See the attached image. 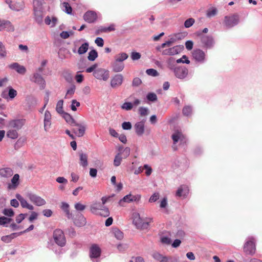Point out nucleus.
Masks as SVG:
<instances>
[{
  "label": "nucleus",
  "instance_id": "obj_23",
  "mask_svg": "<svg viewBox=\"0 0 262 262\" xmlns=\"http://www.w3.org/2000/svg\"><path fill=\"white\" fill-rule=\"evenodd\" d=\"M8 67L11 69L15 70L18 74L24 75L26 72V68L21 65H20L17 62H14L8 66Z\"/></svg>",
  "mask_w": 262,
  "mask_h": 262
},
{
  "label": "nucleus",
  "instance_id": "obj_51",
  "mask_svg": "<svg viewBox=\"0 0 262 262\" xmlns=\"http://www.w3.org/2000/svg\"><path fill=\"white\" fill-rule=\"evenodd\" d=\"M149 110L147 107H140L139 108V113L141 116H145L148 114Z\"/></svg>",
  "mask_w": 262,
  "mask_h": 262
},
{
  "label": "nucleus",
  "instance_id": "obj_59",
  "mask_svg": "<svg viewBox=\"0 0 262 262\" xmlns=\"http://www.w3.org/2000/svg\"><path fill=\"white\" fill-rule=\"evenodd\" d=\"M194 19L192 18H190L185 20L184 23V26L185 28H188L192 26L194 23Z\"/></svg>",
  "mask_w": 262,
  "mask_h": 262
},
{
  "label": "nucleus",
  "instance_id": "obj_42",
  "mask_svg": "<svg viewBox=\"0 0 262 262\" xmlns=\"http://www.w3.org/2000/svg\"><path fill=\"white\" fill-rule=\"evenodd\" d=\"M97 57L98 53L96 50H92L89 52L88 59L90 61H93L97 58Z\"/></svg>",
  "mask_w": 262,
  "mask_h": 262
},
{
  "label": "nucleus",
  "instance_id": "obj_64",
  "mask_svg": "<svg viewBox=\"0 0 262 262\" xmlns=\"http://www.w3.org/2000/svg\"><path fill=\"white\" fill-rule=\"evenodd\" d=\"M27 215V214L20 213L16 217V222L19 224L20 223Z\"/></svg>",
  "mask_w": 262,
  "mask_h": 262
},
{
  "label": "nucleus",
  "instance_id": "obj_1",
  "mask_svg": "<svg viewBox=\"0 0 262 262\" xmlns=\"http://www.w3.org/2000/svg\"><path fill=\"white\" fill-rule=\"evenodd\" d=\"M91 212L97 215L103 217H108L110 215L108 208L106 206L102 205L99 202L93 203L90 206Z\"/></svg>",
  "mask_w": 262,
  "mask_h": 262
},
{
  "label": "nucleus",
  "instance_id": "obj_44",
  "mask_svg": "<svg viewBox=\"0 0 262 262\" xmlns=\"http://www.w3.org/2000/svg\"><path fill=\"white\" fill-rule=\"evenodd\" d=\"M7 136L9 138L15 139L18 137V134L16 130L10 129L7 133Z\"/></svg>",
  "mask_w": 262,
  "mask_h": 262
},
{
  "label": "nucleus",
  "instance_id": "obj_32",
  "mask_svg": "<svg viewBox=\"0 0 262 262\" xmlns=\"http://www.w3.org/2000/svg\"><path fill=\"white\" fill-rule=\"evenodd\" d=\"M25 8V4L23 2H13L10 9L15 11H20Z\"/></svg>",
  "mask_w": 262,
  "mask_h": 262
},
{
  "label": "nucleus",
  "instance_id": "obj_47",
  "mask_svg": "<svg viewBox=\"0 0 262 262\" xmlns=\"http://www.w3.org/2000/svg\"><path fill=\"white\" fill-rule=\"evenodd\" d=\"M74 208L78 212H82L86 208V205L82 204L81 202H77L74 205Z\"/></svg>",
  "mask_w": 262,
  "mask_h": 262
},
{
  "label": "nucleus",
  "instance_id": "obj_21",
  "mask_svg": "<svg viewBox=\"0 0 262 262\" xmlns=\"http://www.w3.org/2000/svg\"><path fill=\"white\" fill-rule=\"evenodd\" d=\"M173 144H176L180 142V143L184 142L185 138L182 132L179 130H176L171 136Z\"/></svg>",
  "mask_w": 262,
  "mask_h": 262
},
{
  "label": "nucleus",
  "instance_id": "obj_15",
  "mask_svg": "<svg viewBox=\"0 0 262 262\" xmlns=\"http://www.w3.org/2000/svg\"><path fill=\"white\" fill-rule=\"evenodd\" d=\"M123 76L121 74H116L111 80V86L113 89L120 87L123 81Z\"/></svg>",
  "mask_w": 262,
  "mask_h": 262
},
{
  "label": "nucleus",
  "instance_id": "obj_24",
  "mask_svg": "<svg viewBox=\"0 0 262 262\" xmlns=\"http://www.w3.org/2000/svg\"><path fill=\"white\" fill-rule=\"evenodd\" d=\"M83 18L86 22L92 23L96 20L97 14L93 11H89L84 14Z\"/></svg>",
  "mask_w": 262,
  "mask_h": 262
},
{
  "label": "nucleus",
  "instance_id": "obj_22",
  "mask_svg": "<svg viewBox=\"0 0 262 262\" xmlns=\"http://www.w3.org/2000/svg\"><path fill=\"white\" fill-rule=\"evenodd\" d=\"M25 122L26 120L23 119L13 120L9 122V126L12 128L18 130L24 125Z\"/></svg>",
  "mask_w": 262,
  "mask_h": 262
},
{
  "label": "nucleus",
  "instance_id": "obj_38",
  "mask_svg": "<svg viewBox=\"0 0 262 262\" xmlns=\"http://www.w3.org/2000/svg\"><path fill=\"white\" fill-rule=\"evenodd\" d=\"M119 152L118 153L115 157L114 160V165L116 167L119 166L121 163L123 157H121V149H119Z\"/></svg>",
  "mask_w": 262,
  "mask_h": 262
},
{
  "label": "nucleus",
  "instance_id": "obj_45",
  "mask_svg": "<svg viewBox=\"0 0 262 262\" xmlns=\"http://www.w3.org/2000/svg\"><path fill=\"white\" fill-rule=\"evenodd\" d=\"M63 101L62 100H59L56 104V111L59 114H62L64 112L63 110Z\"/></svg>",
  "mask_w": 262,
  "mask_h": 262
},
{
  "label": "nucleus",
  "instance_id": "obj_34",
  "mask_svg": "<svg viewBox=\"0 0 262 262\" xmlns=\"http://www.w3.org/2000/svg\"><path fill=\"white\" fill-rule=\"evenodd\" d=\"M57 22V19L55 17L51 18L49 16H47L45 19V23L46 25L50 26L51 27L55 26Z\"/></svg>",
  "mask_w": 262,
  "mask_h": 262
},
{
  "label": "nucleus",
  "instance_id": "obj_6",
  "mask_svg": "<svg viewBox=\"0 0 262 262\" xmlns=\"http://www.w3.org/2000/svg\"><path fill=\"white\" fill-rule=\"evenodd\" d=\"M199 36L200 37L201 42L203 48L206 49L213 48L215 42L211 36L203 35L201 33H199Z\"/></svg>",
  "mask_w": 262,
  "mask_h": 262
},
{
  "label": "nucleus",
  "instance_id": "obj_27",
  "mask_svg": "<svg viewBox=\"0 0 262 262\" xmlns=\"http://www.w3.org/2000/svg\"><path fill=\"white\" fill-rule=\"evenodd\" d=\"M189 188L186 185H182L179 187L177 192L176 196L179 197L185 198L189 193Z\"/></svg>",
  "mask_w": 262,
  "mask_h": 262
},
{
  "label": "nucleus",
  "instance_id": "obj_13",
  "mask_svg": "<svg viewBox=\"0 0 262 262\" xmlns=\"http://www.w3.org/2000/svg\"><path fill=\"white\" fill-rule=\"evenodd\" d=\"M141 199L140 194L133 195L131 193L126 195L119 202V204L123 206V203H130L133 202H138Z\"/></svg>",
  "mask_w": 262,
  "mask_h": 262
},
{
  "label": "nucleus",
  "instance_id": "obj_5",
  "mask_svg": "<svg viewBox=\"0 0 262 262\" xmlns=\"http://www.w3.org/2000/svg\"><path fill=\"white\" fill-rule=\"evenodd\" d=\"M255 239L253 237H249L244 246V251L247 254L253 255L255 253Z\"/></svg>",
  "mask_w": 262,
  "mask_h": 262
},
{
  "label": "nucleus",
  "instance_id": "obj_57",
  "mask_svg": "<svg viewBox=\"0 0 262 262\" xmlns=\"http://www.w3.org/2000/svg\"><path fill=\"white\" fill-rule=\"evenodd\" d=\"M8 95L11 99H13L16 96L17 91L11 87H10L9 88Z\"/></svg>",
  "mask_w": 262,
  "mask_h": 262
},
{
  "label": "nucleus",
  "instance_id": "obj_37",
  "mask_svg": "<svg viewBox=\"0 0 262 262\" xmlns=\"http://www.w3.org/2000/svg\"><path fill=\"white\" fill-rule=\"evenodd\" d=\"M112 235L118 240H121L123 238V233L117 228H114L112 230Z\"/></svg>",
  "mask_w": 262,
  "mask_h": 262
},
{
  "label": "nucleus",
  "instance_id": "obj_48",
  "mask_svg": "<svg viewBox=\"0 0 262 262\" xmlns=\"http://www.w3.org/2000/svg\"><path fill=\"white\" fill-rule=\"evenodd\" d=\"M76 87L75 85H72L68 90L65 96V98L71 97L75 93Z\"/></svg>",
  "mask_w": 262,
  "mask_h": 262
},
{
  "label": "nucleus",
  "instance_id": "obj_25",
  "mask_svg": "<svg viewBox=\"0 0 262 262\" xmlns=\"http://www.w3.org/2000/svg\"><path fill=\"white\" fill-rule=\"evenodd\" d=\"M145 123L144 121H140L137 122L135 125V132L137 135L141 136L144 133L145 130Z\"/></svg>",
  "mask_w": 262,
  "mask_h": 262
},
{
  "label": "nucleus",
  "instance_id": "obj_41",
  "mask_svg": "<svg viewBox=\"0 0 262 262\" xmlns=\"http://www.w3.org/2000/svg\"><path fill=\"white\" fill-rule=\"evenodd\" d=\"M62 10L68 14H72V8L70 5L67 2H63L62 4Z\"/></svg>",
  "mask_w": 262,
  "mask_h": 262
},
{
  "label": "nucleus",
  "instance_id": "obj_17",
  "mask_svg": "<svg viewBox=\"0 0 262 262\" xmlns=\"http://www.w3.org/2000/svg\"><path fill=\"white\" fill-rule=\"evenodd\" d=\"M73 126L78 127V128H73L72 129L73 132L76 136L78 137H81L84 135L86 129L85 125L76 122Z\"/></svg>",
  "mask_w": 262,
  "mask_h": 262
},
{
  "label": "nucleus",
  "instance_id": "obj_62",
  "mask_svg": "<svg viewBox=\"0 0 262 262\" xmlns=\"http://www.w3.org/2000/svg\"><path fill=\"white\" fill-rule=\"evenodd\" d=\"M176 62L178 63H185L187 64H189L190 63L189 60H188V58L186 55H183L182 58L178 59L177 60Z\"/></svg>",
  "mask_w": 262,
  "mask_h": 262
},
{
  "label": "nucleus",
  "instance_id": "obj_2",
  "mask_svg": "<svg viewBox=\"0 0 262 262\" xmlns=\"http://www.w3.org/2000/svg\"><path fill=\"white\" fill-rule=\"evenodd\" d=\"M133 223L137 228L140 229H147L148 228L149 224L152 222V219L150 217L146 218L145 221L140 217L138 212H134L132 214Z\"/></svg>",
  "mask_w": 262,
  "mask_h": 262
},
{
  "label": "nucleus",
  "instance_id": "obj_19",
  "mask_svg": "<svg viewBox=\"0 0 262 262\" xmlns=\"http://www.w3.org/2000/svg\"><path fill=\"white\" fill-rule=\"evenodd\" d=\"M51 119L52 116L50 112L49 111L46 110L45 113L43 120L44 129L46 131H48L51 128L52 124Z\"/></svg>",
  "mask_w": 262,
  "mask_h": 262
},
{
  "label": "nucleus",
  "instance_id": "obj_20",
  "mask_svg": "<svg viewBox=\"0 0 262 262\" xmlns=\"http://www.w3.org/2000/svg\"><path fill=\"white\" fill-rule=\"evenodd\" d=\"M152 257L159 262H173L171 257L163 255L158 252H155L152 255Z\"/></svg>",
  "mask_w": 262,
  "mask_h": 262
},
{
  "label": "nucleus",
  "instance_id": "obj_4",
  "mask_svg": "<svg viewBox=\"0 0 262 262\" xmlns=\"http://www.w3.org/2000/svg\"><path fill=\"white\" fill-rule=\"evenodd\" d=\"M53 237L55 243L59 247H63L66 245V239L62 230L57 229L53 232Z\"/></svg>",
  "mask_w": 262,
  "mask_h": 262
},
{
  "label": "nucleus",
  "instance_id": "obj_9",
  "mask_svg": "<svg viewBox=\"0 0 262 262\" xmlns=\"http://www.w3.org/2000/svg\"><path fill=\"white\" fill-rule=\"evenodd\" d=\"M26 196L32 203L37 206H42L46 204V201L45 199L35 193L28 192L26 194Z\"/></svg>",
  "mask_w": 262,
  "mask_h": 262
},
{
  "label": "nucleus",
  "instance_id": "obj_40",
  "mask_svg": "<svg viewBox=\"0 0 262 262\" xmlns=\"http://www.w3.org/2000/svg\"><path fill=\"white\" fill-rule=\"evenodd\" d=\"M7 51L4 43L0 41V58H4L7 56Z\"/></svg>",
  "mask_w": 262,
  "mask_h": 262
},
{
  "label": "nucleus",
  "instance_id": "obj_8",
  "mask_svg": "<svg viewBox=\"0 0 262 262\" xmlns=\"http://www.w3.org/2000/svg\"><path fill=\"white\" fill-rule=\"evenodd\" d=\"M170 69L174 73L176 77L179 79H184L188 75V69L185 67L171 66Z\"/></svg>",
  "mask_w": 262,
  "mask_h": 262
},
{
  "label": "nucleus",
  "instance_id": "obj_43",
  "mask_svg": "<svg viewBox=\"0 0 262 262\" xmlns=\"http://www.w3.org/2000/svg\"><path fill=\"white\" fill-rule=\"evenodd\" d=\"M128 55L126 53H121L116 56L115 60L118 62H123V61L125 60L128 58Z\"/></svg>",
  "mask_w": 262,
  "mask_h": 262
},
{
  "label": "nucleus",
  "instance_id": "obj_56",
  "mask_svg": "<svg viewBox=\"0 0 262 262\" xmlns=\"http://www.w3.org/2000/svg\"><path fill=\"white\" fill-rule=\"evenodd\" d=\"M192 108L189 106H186L183 109V114L185 116H188L191 114Z\"/></svg>",
  "mask_w": 262,
  "mask_h": 262
},
{
  "label": "nucleus",
  "instance_id": "obj_36",
  "mask_svg": "<svg viewBox=\"0 0 262 262\" xmlns=\"http://www.w3.org/2000/svg\"><path fill=\"white\" fill-rule=\"evenodd\" d=\"M18 236H19L18 235V233H13L10 235L3 236L1 237V240L5 243H9L12 241V239Z\"/></svg>",
  "mask_w": 262,
  "mask_h": 262
},
{
  "label": "nucleus",
  "instance_id": "obj_26",
  "mask_svg": "<svg viewBox=\"0 0 262 262\" xmlns=\"http://www.w3.org/2000/svg\"><path fill=\"white\" fill-rule=\"evenodd\" d=\"M13 170L10 167H3L0 168V176L1 177L8 179L12 176Z\"/></svg>",
  "mask_w": 262,
  "mask_h": 262
},
{
  "label": "nucleus",
  "instance_id": "obj_29",
  "mask_svg": "<svg viewBox=\"0 0 262 262\" xmlns=\"http://www.w3.org/2000/svg\"><path fill=\"white\" fill-rule=\"evenodd\" d=\"M77 217L73 219L74 224L78 227L84 226L86 223V219L82 214L78 215Z\"/></svg>",
  "mask_w": 262,
  "mask_h": 262
},
{
  "label": "nucleus",
  "instance_id": "obj_16",
  "mask_svg": "<svg viewBox=\"0 0 262 262\" xmlns=\"http://www.w3.org/2000/svg\"><path fill=\"white\" fill-rule=\"evenodd\" d=\"M101 252V249L98 245L96 244L92 245L90 249V256L91 259L94 262H98L97 260L95 261L93 259L98 258L100 256Z\"/></svg>",
  "mask_w": 262,
  "mask_h": 262
},
{
  "label": "nucleus",
  "instance_id": "obj_49",
  "mask_svg": "<svg viewBox=\"0 0 262 262\" xmlns=\"http://www.w3.org/2000/svg\"><path fill=\"white\" fill-rule=\"evenodd\" d=\"M3 213L7 216L12 217L14 215V212L11 208H5L3 210Z\"/></svg>",
  "mask_w": 262,
  "mask_h": 262
},
{
  "label": "nucleus",
  "instance_id": "obj_54",
  "mask_svg": "<svg viewBox=\"0 0 262 262\" xmlns=\"http://www.w3.org/2000/svg\"><path fill=\"white\" fill-rule=\"evenodd\" d=\"M217 9L215 8H212L209 9L207 12V16L208 17H212L217 14Z\"/></svg>",
  "mask_w": 262,
  "mask_h": 262
},
{
  "label": "nucleus",
  "instance_id": "obj_28",
  "mask_svg": "<svg viewBox=\"0 0 262 262\" xmlns=\"http://www.w3.org/2000/svg\"><path fill=\"white\" fill-rule=\"evenodd\" d=\"M19 176L18 174H15L11 180V183L8 185L9 189H15L19 185Z\"/></svg>",
  "mask_w": 262,
  "mask_h": 262
},
{
  "label": "nucleus",
  "instance_id": "obj_31",
  "mask_svg": "<svg viewBox=\"0 0 262 262\" xmlns=\"http://www.w3.org/2000/svg\"><path fill=\"white\" fill-rule=\"evenodd\" d=\"M89 47V43L88 42H85L81 43L80 46L78 47L77 50V53L79 55H82L85 54L88 50Z\"/></svg>",
  "mask_w": 262,
  "mask_h": 262
},
{
  "label": "nucleus",
  "instance_id": "obj_14",
  "mask_svg": "<svg viewBox=\"0 0 262 262\" xmlns=\"http://www.w3.org/2000/svg\"><path fill=\"white\" fill-rule=\"evenodd\" d=\"M238 17L237 15L226 16L225 17L224 24L227 28H232L238 24Z\"/></svg>",
  "mask_w": 262,
  "mask_h": 262
},
{
  "label": "nucleus",
  "instance_id": "obj_61",
  "mask_svg": "<svg viewBox=\"0 0 262 262\" xmlns=\"http://www.w3.org/2000/svg\"><path fill=\"white\" fill-rule=\"evenodd\" d=\"M146 73L147 75L154 77L158 75V72L157 71L154 69H147L146 71Z\"/></svg>",
  "mask_w": 262,
  "mask_h": 262
},
{
  "label": "nucleus",
  "instance_id": "obj_46",
  "mask_svg": "<svg viewBox=\"0 0 262 262\" xmlns=\"http://www.w3.org/2000/svg\"><path fill=\"white\" fill-rule=\"evenodd\" d=\"M83 39H77L73 42V47L72 48V52L74 53H77V50L78 47L80 45V42L83 41Z\"/></svg>",
  "mask_w": 262,
  "mask_h": 262
},
{
  "label": "nucleus",
  "instance_id": "obj_55",
  "mask_svg": "<svg viewBox=\"0 0 262 262\" xmlns=\"http://www.w3.org/2000/svg\"><path fill=\"white\" fill-rule=\"evenodd\" d=\"M121 107L122 110L129 111L133 107V104L131 102H124Z\"/></svg>",
  "mask_w": 262,
  "mask_h": 262
},
{
  "label": "nucleus",
  "instance_id": "obj_52",
  "mask_svg": "<svg viewBox=\"0 0 262 262\" xmlns=\"http://www.w3.org/2000/svg\"><path fill=\"white\" fill-rule=\"evenodd\" d=\"M147 99L151 102H155L157 100V96L154 93H149L146 96Z\"/></svg>",
  "mask_w": 262,
  "mask_h": 262
},
{
  "label": "nucleus",
  "instance_id": "obj_60",
  "mask_svg": "<svg viewBox=\"0 0 262 262\" xmlns=\"http://www.w3.org/2000/svg\"><path fill=\"white\" fill-rule=\"evenodd\" d=\"M80 104L76 100H73L72 101V104L71 105V108L73 111H76L77 110V107H79Z\"/></svg>",
  "mask_w": 262,
  "mask_h": 262
},
{
  "label": "nucleus",
  "instance_id": "obj_7",
  "mask_svg": "<svg viewBox=\"0 0 262 262\" xmlns=\"http://www.w3.org/2000/svg\"><path fill=\"white\" fill-rule=\"evenodd\" d=\"M94 77L98 80L107 81L110 77L108 70L103 68H98L93 73Z\"/></svg>",
  "mask_w": 262,
  "mask_h": 262
},
{
  "label": "nucleus",
  "instance_id": "obj_33",
  "mask_svg": "<svg viewBox=\"0 0 262 262\" xmlns=\"http://www.w3.org/2000/svg\"><path fill=\"white\" fill-rule=\"evenodd\" d=\"M79 164L83 167H86L88 165V155L82 152H79Z\"/></svg>",
  "mask_w": 262,
  "mask_h": 262
},
{
  "label": "nucleus",
  "instance_id": "obj_35",
  "mask_svg": "<svg viewBox=\"0 0 262 262\" xmlns=\"http://www.w3.org/2000/svg\"><path fill=\"white\" fill-rule=\"evenodd\" d=\"M61 115H62V117L66 121L71 125L73 126L76 123V121L74 118L69 113L64 112Z\"/></svg>",
  "mask_w": 262,
  "mask_h": 262
},
{
  "label": "nucleus",
  "instance_id": "obj_12",
  "mask_svg": "<svg viewBox=\"0 0 262 262\" xmlns=\"http://www.w3.org/2000/svg\"><path fill=\"white\" fill-rule=\"evenodd\" d=\"M30 80L39 85L40 89H44L46 87V81L40 74L36 72L30 77Z\"/></svg>",
  "mask_w": 262,
  "mask_h": 262
},
{
  "label": "nucleus",
  "instance_id": "obj_63",
  "mask_svg": "<svg viewBox=\"0 0 262 262\" xmlns=\"http://www.w3.org/2000/svg\"><path fill=\"white\" fill-rule=\"evenodd\" d=\"M132 127V125L130 122H124L122 124V127L124 130H129Z\"/></svg>",
  "mask_w": 262,
  "mask_h": 262
},
{
  "label": "nucleus",
  "instance_id": "obj_10",
  "mask_svg": "<svg viewBox=\"0 0 262 262\" xmlns=\"http://www.w3.org/2000/svg\"><path fill=\"white\" fill-rule=\"evenodd\" d=\"M184 49L182 45H179L163 50L162 54L163 55L173 56L181 53Z\"/></svg>",
  "mask_w": 262,
  "mask_h": 262
},
{
  "label": "nucleus",
  "instance_id": "obj_11",
  "mask_svg": "<svg viewBox=\"0 0 262 262\" xmlns=\"http://www.w3.org/2000/svg\"><path fill=\"white\" fill-rule=\"evenodd\" d=\"M192 57L194 60L200 63H203L206 61V55L201 49H195L192 52Z\"/></svg>",
  "mask_w": 262,
  "mask_h": 262
},
{
  "label": "nucleus",
  "instance_id": "obj_58",
  "mask_svg": "<svg viewBox=\"0 0 262 262\" xmlns=\"http://www.w3.org/2000/svg\"><path fill=\"white\" fill-rule=\"evenodd\" d=\"M175 39L173 38H170L168 40L162 43V47L165 48L166 47H170L174 42Z\"/></svg>",
  "mask_w": 262,
  "mask_h": 262
},
{
  "label": "nucleus",
  "instance_id": "obj_39",
  "mask_svg": "<svg viewBox=\"0 0 262 262\" xmlns=\"http://www.w3.org/2000/svg\"><path fill=\"white\" fill-rule=\"evenodd\" d=\"M21 207L24 208H27L30 210H33L34 209V206L29 204L26 199L24 198L20 202Z\"/></svg>",
  "mask_w": 262,
  "mask_h": 262
},
{
  "label": "nucleus",
  "instance_id": "obj_18",
  "mask_svg": "<svg viewBox=\"0 0 262 262\" xmlns=\"http://www.w3.org/2000/svg\"><path fill=\"white\" fill-rule=\"evenodd\" d=\"M4 30L8 32H13L14 31V27L10 21L2 20L0 24V31Z\"/></svg>",
  "mask_w": 262,
  "mask_h": 262
},
{
  "label": "nucleus",
  "instance_id": "obj_53",
  "mask_svg": "<svg viewBox=\"0 0 262 262\" xmlns=\"http://www.w3.org/2000/svg\"><path fill=\"white\" fill-rule=\"evenodd\" d=\"M119 149H121V154L123 155V158H126L130 155V148L129 147H126L125 148H123V147H120Z\"/></svg>",
  "mask_w": 262,
  "mask_h": 262
},
{
  "label": "nucleus",
  "instance_id": "obj_50",
  "mask_svg": "<svg viewBox=\"0 0 262 262\" xmlns=\"http://www.w3.org/2000/svg\"><path fill=\"white\" fill-rule=\"evenodd\" d=\"M12 221V219L5 216L0 217V225L6 226V224H9Z\"/></svg>",
  "mask_w": 262,
  "mask_h": 262
},
{
  "label": "nucleus",
  "instance_id": "obj_30",
  "mask_svg": "<svg viewBox=\"0 0 262 262\" xmlns=\"http://www.w3.org/2000/svg\"><path fill=\"white\" fill-rule=\"evenodd\" d=\"M112 67L113 71L117 73L122 71L124 69V64L123 62L115 60L112 63Z\"/></svg>",
  "mask_w": 262,
  "mask_h": 262
},
{
  "label": "nucleus",
  "instance_id": "obj_3",
  "mask_svg": "<svg viewBox=\"0 0 262 262\" xmlns=\"http://www.w3.org/2000/svg\"><path fill=\"white\" fill-rule=\"evenodd\" d=\"M33 12L35 22L39 25H42L43 14L41 8V3L39 0H33Z\"/></svg>",
  "mask_w": 262,
  "mask_h": 262
}]
</instances>
